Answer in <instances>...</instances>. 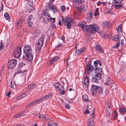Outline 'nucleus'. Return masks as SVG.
Wrapping results in <instances>:
<instances>
[{
	"instance_id": "f257e3e1",
	"label": "nucleus",
	"mask_w": 126,
	"mask_h": 126,
	"mask_svg": "<svg viewBox=\"0 0 126 126\" xmlns=\"http://www.w3.org/2000/svg\"><path fill=\"white\" fill-rule=\"evenodd\" d=\"M79 25L82 28V30L83 31H85L92 32L93 31L96 32L98 30V26L95 24L87 25L83 24H80Z\"/></svg>"
},
{
	"instance_id": "f03ea898",
	"label": "nucleus",
	"mask_w": 126,
	"mask_h": 126,
	"mask_svg": "<svg viewBox=\"0 0 126 126\" xmlns=\"http://www.w3.org/2000/svg\"><path fill=\"white\" fill-rule=\"evenodd\" d=\"M91 93L93 95H94L95 93L101 95L103 94L102 88L100 87L94 85H92L91 90Z\"/></svg>"
},
{
	"instance_id": "7ed1b4c3",
	"label": "nucleus",
	"mask_w": 126,
	"mask_h": 126,
	"mask_svg": "<svg viewBox=\"0 0 126 126\" xmlns=\"http://www.w3.org/2000/svg\"><path fill=\"white\" fill-rule=\"evenodd\" d=\"M63 20L64 23L65 25H66L67 28L68 29H70L72 26V21L70 18L67 17L65 19H63Z\"/></svg>"
},
{
	"instance_id": "20e7f679",
	"label": "nucleus",
	"mask_w": 126,
	"mask_h": 126,
	"mask_svg": "<svg viewBox=\"0 0 126 126\" xmlns=\"http://www.w3.org/2000/svg\"><path fill=\"white\" fill-rule=\"evenodd\" d=\"M44 38V37L42 36L38 39L36 43L37 47V49L39 51L41 50V47L43 45Z\"/></svg>"
},
{
	"instance_id": "39448f33",
	"label": "nucleus",
	"mask_w": 126,
	"mask_h": 126,
	"mask_svg": "<svg viewBox=\"0 0 126 126\" xmlns=\"http://www.w3.org/2000/svg\"><path fill=\"white\" fill-rule=\"evenodd\" d=\"M17 64V60L16 59H12L9 61L8 64L9 65V68L12 69L14 68Z\"/></svg>"
},
{
	"instance_id": "423d86ee",
	"label": "nucleus",
	"mask_w": 126,
	"mask_h": 126,
	"mask_svg": "<svg viewBox=\"0 0 126 126\" xmlns=\"http://www.w3.org/2000/svg\"><path fill=\"white\" fill-rule=\"evenodd\" d=\"M23 50L25 55L32 53V47L29 45L25 46L24 47Z\"/></svg>"
},
{
	"instance_id": "0eeeda50",
	"label": "nucleus",
	"mask_w": 126,
	"mask_h": 126,
	"mask_svg": "<svg viewBox=\"0 0 126 126\" xmlns=\"http://www.w3.org/2000/svg\"><path fill=\"white\" fill-rule=\"evenodd\" d=\"M21 47H19L16 49L14 51V56L17 58H18L20 56L21 54Z\"/></svg>"
},
{
	"instance_id": "6e6552de",
	"label": "nucleus",
	"mask_w": 126,
	"mask_h": 126,
	"mask_svg": "<svg viewBox=\"0 0 126 126\" xmlns=\"http://www.w3.org/2000/svg\"><path fill=\"white\" fill-rule=\"evenodd\" d=\"M24 20L22 18L17 20L16 22V26L18 29H19L22 25Z\"/></svg>"
},
{
	"instance_id": "1a4fd4ad",
	"label": "nucleus",
	"mask_w": 126,
	"mask_h": 126,
	"mask_svg": "<svg viewBox=\"0 0 126 126\" xmlns=\"http://www.w3.org/2000/svg\"><path fill=\"white\" fill-rule=\"evenodd\" d=\"M114 110L111 108L110 106H109L106 109V115L110 118H111L112 117V111Z\"/></svg>"
},
{
	"instance_id": "9d476101",
	"label": "nucleus",
	"mask_w": 126,
	"mask_h": 126,
	"mask_svg": "<svg viewBox=\"0 0 126 126\" xmlns=\"http://www.w3.org/2000/svg\"><path fill=\"white\" fill-rule=\"evenodd\" d=\"M101 76L99 74H95V75L93 77L92 81L94 82H97L101 78Z\"/></svg>"
},
{
	"instance_id": "9b49d317",
	"label": "nucleus",
	"mask_w": 126,
	"mask_h": 126,
	"mask_svg": "<svg viewBox=\"0 0 126 126\" xmlns=\"http://www.w3.org/2000/svg\"><path fill=\"white\" fill-rule=\"evenodd\" d=\"M44 14L46 16H48V20L50 22H54L55 20V18H52L50 17V15L49 14H48L47 13V12L46 11H45L43 12Z\"/></svg>"
},
{
	"instance_id": "f8f14e48",
	"label": "nucleus",
	"mask_w": 126,
	"mask_h": 126,
	"mask_svg": "<svg viewBox=\"0 0 126 126\" xmlns=\"http://www.w3.org/2000/svg\"><path fill=\"white\" fill-rule=\"evenodd\" d=\"M85 51V48L84 47H82L77 50L75 51V53L77 54L80 55L84 53Z\"/></svg>"
},
{
	"instance_id": "ddd939ff",
	"label": "nucleus",
	"mask_w": 126,
	"mask_h": 126,
	"mask_svg": "<svg viewBox=\"0 0 126 126\" xmlns=\"http://www.w3.org/2000/svg\"><path fill=\"white\" fill-rule=\"evenodd\" d=\"M89 77L87 76H86L84 78L83 83L84 85L86 87H88L89 83Z\"/></svg>"
},
{
	"instance_id": "4468645a",
	"label": "nucleus",
	"mask_w": 126,
	"mask_h": 126,
	"mask_svg": "<svg viewBox=\"0 0 126 126\" xmlns=\"http://www.w3.org/2000/svg\"><path fill=\"white\" fill-rule=\"evenodd\" d=\"M25 58L27 61H31L32 60L33 56L32 54V53L25 54Z\"/></svg>"
},
{
	"instance_id": "2eb2a0df",
	"label": "nucleus",
	"mask_w": 126,
	"mask_h": 126,
	"mask_svg": "<svg viewBox=\"0 0 126 126\" xmlns=\"http://www.w3.org/2000/svg\"><path fill=\"white\" fill-rule=\"evenodd\" d=\"M37 116L39 118L43 120H47V119H49V118L46 115L40 114L37 115Z\"/></svg>"
},
{
	"instance_id": "dca6fc26",
	"label": "nucleus",
	"mask_w": 126,
	"mask_h": 126,
	"mask_svg": "<svg viewBox=\"0 0 126 126\" xmlns=\"http://www.w3.org/2000/svg\"><path fill=\"white\" fill-rule=\"evenodd\" d=\"M95 48L97 50L98 52L103 53V51L101 48L99 44H98L95 46Z\"/></svg>"
},
{
	"instance_id": "f3484780",
	"label": "nucleus",
	"mask_w": 126,
	"mask_h": 126,
	"mask_svg": "<svg viewBox=\"0 0 126 126\" xmlns=\"http://www.w3.org/2000/svg\"><path fill=\"white\" fill-rule=\"evenodd\" d=\"M40 33V30L39 29H36L34 32L33 34V37L35 38L37 37L39 35Z\"/></svg>"
},
{
	"instance_id": "a211bd4d",
	"label": "nucleus",
	"mask_w": 126,
	"mask_h": 126,
	"mask_svg": "<svg viewBox=\"0 0 126 126\" xmlns=\"http://www.w3.org/2000/svg\"><path fill=\"white\" fill-rule=\"evenodd\" d=\"M50 10H53L54 13H56L57 12V10L56 7L53 5H50L49 7Z\"/></svg>"
},
{
	"instance_id": "6ab92c4d",
	"label": "nucleus",
	"mask_w": 126,
	"mask_h": 126,
	"mask_svg": "<svg viewBox=\"0 0 126 126\" xmlns=\"http://www.w3.org/2000/svg\"><path fill=\"white\" fill-rule=\"evenodd\" d=\"M59 59V57L58 56H56L54 57L51 58L50 60V64H52L54 62L58 60Z\"/></svg>"
},
{
	"instance_id": "aec40b11",
	"label": "nucleus",
	"mask_w": 126,
	"mask_h": 126,
	"mask_svg": "<svg viewBox=\"0 0 126 126\" xmlns=\"http://www.w3.org/2000/svg\"><path fill=\"white\" fill-rule=\"evenodd\" d=\"M88 126H95L93 122L92 117H90L88 120Z\"/></svg>"
},
{
	"instance_id": "412c9836",
	"label": "nucleus",
	"mask_w": 126,
	"mask_h": 126,
	"mask_svg": "<svg viewBox=\"0 0 126 126\" xmlns=\"http://www.w3.org/2000/svg\"><path fill=\"white\" fill-rule=\"evenodd\" d=\"M52 95V94H51L50 93L49 94H48L46 95L41 98H42L43 99V101L45 99L47 100L49 98H50Z\"/></svg>"
},
{
	"instance_id": "4be33fe9",
	"label": "nucleus",
	"mask_w": 126,
	"mask_h": 126,
	"mask_svg": "<svg viewBox=\"0 0 126 126\" xmlns=\"http://www.w3.org/2000/svg\"><path fill=\"white\" fill-rule=\"evenodd\" d=\"M123 4L124 3H122V4L114 3V5L115 6V8L118 9L122 7Z\"/></svg>"
},
{
	"instance_id": "5701e85b",
	"label": "nucleus",
	"mask_w": 126,
	"mask_h": 126,
	"mask_svg": "<svg viewBox=\"0 0 126 126\" xmlns=\"http://www.w3.org/2000/svg\"><path fill=\"white\" fill-rule=\"evenodd\" d=\"M107 80V81L105 83L107 85H110L113 83V80L110 78H109Z\"/></svg>"
},
{
	"instance_id": "b1692460",
	"label": "nucleus",
	"mask_w": 126,
	"mask_h": 126,
	"mask_svg": "<svg viewBox=\"0 0 126 126\" xmlns=\"http://www.w3.org/2000/svg\"><path fill=\"white\" fill-rule=\"evenodd\" d=\"M110 23L109 22L105 21L102 23V26L104 28H108L109 26Z\"/></svg>"
},
{
	"instance_id": "393cba45",
	"label": "nucleus",
	"mask_w": 126,
	"mask_h": 126,
	"mask_svg": "<svg viewBox=\"0 0 126 126\" xmlns=\"http://www.w3.org/2000/svg\"><path fill=\"white\" fill-rule=\"evenodd\" d=\"M95 71L96 74H99L101 75V74H102V69L101 68H97L95 69Z\"/></svg>"
},
{
	"instance_id": "a878e982",
	"label": "nucleus",
	"mask_w": 126,
	"mask_h": 126,
	"mask_svg": "<svg viewBox=\"0 0 126 126\" xmlns=\"http://www.w3.org/2000/svg\"><path fill=\"white\" fill-rule=\"evenodd\" d=\"M82 99L85 102H87L89 101V100H88V96L86 94H84L82 96Z\"/></svg>"
},
{
	"instance_id": "bb28decb",
	"label": "nucleus",
	"mask_w": 126,
	"mask_h": 126,
	"mask_svg": "<svg viewBox=\"0 0 126 126\" xmlns=\"http://www.w3.org/2000/svg\"><path fill=\"white\" fill-rule=\"evenodd\" d=\"M43 99L41 98L40 99H37L36 100H35L34 101H33L34 104V105H36V104H38L40 103L41 101H43L42 100Z\"/></svg>"
},
{
	"instance_id": "cd10ccee",
	"label": "nucleus",
	"mask_w": 126,
	"mask_h": 126,
	"mask_svg": "<svg viewBox=\"0 0 126 126\" xmlns=\"http://www.w3.org/2000/svg\"><path fill=\"white\" fill-rule=\"evenodd\" d=\"M94 69L93 66L91 65H89L88 68L85 69V71H87V72H89V71L92 70Z\"/></svg>"
},
{
	"instance_id": "c85d7f7f",
	"label": "nucleus",
	"mask_w": 126,
	"mask_h": 126,
	"mask_svg": "<svg viewBox=\"0 0 126 126\" xmlns=\"http://www.w3.org/2000/svg\"><path fill=\"white\" fill-rule=\"evenodd\" d=\"M94 64L96 67H97L98 66V65H99L100 66H101V64L100 63L98 60H97L94 61Z\"/></svg>"
},
{
	"instance_id": "c756f323",
	"label": "nucleus",
	"mask_w": 126,
	"mask_h": 126,
	"mask_svg": "<svg viewBox=\"0 0 126 126\" xmlns=\"http://www.w3.org/2000/svg\"><path fill=\"white\" fill-rule=\"evenodd\" d=\"M54 86L58 89L57 90L58 91H59L60 90V84L58 82L55 83L54 84Z\"/></svg>"
},
{
	"instance_id": "7c9ffc66",
	"label": "nucleus",
	"mask_w": 126,
	"mask_h": 126,
	"mask_svg": "<svg viewBox=\"0 0 126 126\" xmlns=\"http://www.w3.org/2000/svg\"><path fill=\"white\" fill-rule=\"evenodd\" d=\"M112 116H113V117L114 119H116L118 116V114L116 113V111L115 110H113L112 111Z\"/></svg>"
},
{
	"instance_id": "2f4dec72",
	"label": "nucleus",
	"mask_w": 126,
	"mask_h": 126,
	"mask_svg": "<svg viewBox=\"0 0 126 126\" xmlns=\"http://www.w3.org/2000/svg\"><path fill=\"white\" fill-rule=\"evenodd\" d=\"M26 96L25 93L19 95L17 98H16V99L19 100L21 98L24 97Z\"/></svg>"
},
{
	"instance_id": "473e14b6",
	"label": "nucleus",
	"mask_w": 126,
	"mask_h": 126,
	"mask_svg": "<svg viewBox=\"0 0 126 126\" xmlns=\"http://www.w3.org/2000/svg\"><path fill=\"white\" fill-rule=\"evenodd\" d=\"M4 16L6 20H8L10 18V16L7 12L5 13L4 14Z\"/></svg>"
},
{
	"instance_id": "72a5a7b5",
	"label": "nucleus",
	"mask_w": 126,
	"mask_h": 126,
	"mask_svg": "<svg viewBox=\"0 0 126 126\" xmlns=\"http://www.w3.org/2000/svg\"><path fill=\"white\" fill-rule=\"evenodd\" d=\"M119 39V35H115L112 38V40L115 41H117Z\"/></svg>"
},
{
	"instance_id": "f704fd0d",
	"label": "nucleus",
	"mask_w": 126,
	"mask_h": 126,
	"mask_svg": "<svg viewBox=\"0 0 126 126\" xmlns=\"http://www.w3.org/2000/svg\"><path fill=\"white\" fill-rule=\"evenodd\" d=\"M99 9L98 8H97L95 10L94 15L95 16H97L99 15V13L98 12Z\"/></svg>"
},
{
	"instance_id": "c9c22d12",
	"label": "nucleus",
	"mask_w": 126,
	"mask_h": 126,
	"mask_svg": "<svg viewBox=\"0 0 126 126\" xmlns=\"http://www.w3.org/2000/svg\"><path fill=\"white\" fill-rule=\"evenodd\" d=\"M91 109L90 108L89 109L88 108L86 110H83V113L85 114H89L90 111V110Z\"/></svg>"
},
{
	"instance_id": "e433bc0d",
	"label": "nucleus",
	"mask_w": 126,
	"mask_h": 126,
	"mask_svg": "<svg viewBox=\"0 0 126 126\" xmlns=\"http://www.w3.org/2000/svg\"><path fill=\"white\" fill-rule=\"evenodd\" d=\"M48 17H44L42 21L44 23H46L48 21Z\"/></svg>"
},
{
	"instance_id": "4c0bfd02",
	"label": "nucleus",
	"mask_w": 126,
	"mask_h": 126,
	"mask_svg": "<svg viewBox=\"0 0 126 126\" xmlns=\"http://www.w3.org/2000/svg\"><path fill=\"white\" fill-rule=\"evenodd\" d=\"M23 114V112H21L20 113H19L17 115H15L14 117L16 118H18L19 117H21L22 115Z\"/></svg>"
},
{
	"instance_id": "58836bf2",
	"label": "nucleus",
	"mask_w": 126,
	"mask_h": 126,
	"mask_svg": "<svg viewBox=\"0 0 126 126\" xmlns=\"http://www.w3.org/2000/svg\"><path fill=\"white\" fill-rule=\"evenodd\" d=\"M117 30L118 32L119 33L120 32L122 31L121 26L119 25L117 29Z\"/></svg>"
},
{
	"instance_id": "ea45409f",
	"label": "nucleus",
	"mask_w": 126,
	"mask_h": 126,
	"mask_svg": "<svg viewBox=\"0 0 126 126\" xmlns=\"http://www.w3.org/2000/svg\"><path fill=\"white\" fill-rule=\"evenodd\" d=\"M120 111L121 112L125 113L126 111V110L125 108L122 107L120 109Z\"/></svg>"
},
{
	"instance_id": "a19ab883",
	"label": "nucleus",
	"mask_w": 126,
	"mask_h": 126,
	"mask_svg": "<svg viewBox=\"0 0 126 126\" xmlns=\"http://www.w3.org/2000/svg\"><path fill=\"white\" fill-rule=\"evenodd\" d=\"M34 105V102L33 101L31 102V103H29L28 104L27 106H26V107H31L32 106Z\"/></svg>"
},
{
	"instance_id": "79ce46f5",
	"label": "nucleus",
	"mask_w": 126,
	"mask_h": 126,
	"mask_svg": "<svg viewBox=\"0 0 126 126\" xmlns=\"http://www.w3.org/2000/svg\"><path fill=\"white\" fill-rule=\"evenodd\" d=\"M82 6V9L84 11H86L88 7L87 5H83Z\"/></svg>"
},
{
	"instance_id": "37998d69",
	"label": "nucleus",
	"mask_w": 126,
	"mask_h": 126,
	"mask_svg": "<svg viewBox=\"0 0 126 126\" xmlns=\"http://www.w3.org/2000/svg\"><path fill=\"white\" fill-rule=\"evenodd\" d=\"M64 45L62 43H59L56 46V48H60L61 47H62L63 46H64Z\"/></svg>"
},
{
	"instance_id": "c03bdc74",
	"label": "nucleus",
	"mask_w": 126,
	"mask_h": 126,
	"mask_svg": "<svg viewBox=\"0 0 126 126\" xmlns=\"http://www.w3.org/2000/svg\"><path fill=\"white\" fill-rule=\"evenodd\" d=\"M25 64L23 62H21L19 64V68H21L25 65Z\"/></svg>"
},
{
	"instance_id": "a18cd8bd",
	"label": "nucleus",
	"mask_w": 126,
	"mask_h": 126,
	"mask_svg": "<svg viewBox=\"0 0 126 126\" xmlns=\"http://www.w3.org/2000/svg\"><path fill=\"white\" fill-rule=\"evenodd\" d=\"M36 87V85L35 83H32L30 85V88L32 89Z\"/></svg>"
},
{
	"instance_id": "49530a36",
	"label": "nucleus",
	"mask_w": 126,
	"mask_h": 126,
	"mask_svg": "<svg viewBox=\"0 0 126 126\" xmlns=\"http://www.w3.org/2000/svg\"><path fill=\"white\" fill-rule=\"evenodd\" d=\"M23 73V72L20 70H18L14 74V76H15L17 74H18Z\"/></svg>"
},
{
	"instance_id": "de8ad7c7",
	"label": "nucleus",
	"mask_w": 126,
	"mask_h": 126,
	"mask_svg": "<svg viewBox=\"0 0 126 126\" xmlns=\"http://www.w3.org/2000/svg\"><path fill=\"white\" fill-rule=\"evenodd\" d=\"M123 0H116V1L114 3H121L122 4L123 3L122 2Z\"/></svg>"
},
{
	"instance_id": "09e8293b",
	"label": "nucleus",
	"mask_w": 126,
	"mask_h": 126,
	"mask_svg": "<svg viewBox=\"0 0 126 126\" xmlns=\"http://www.w3.org/2000/svg\"><path fill=\"white\" fill-rule=\"evenodd\" d=\"M120 45V43L118 42L117 44L113 46V47L115 48H117Z\"/></svg>"
},
{
	"instance_id": "8fccbe9b",
	"label": "nucleus",
	"mask_w": 126,
	"mask_h": 126,
	"mask_svg": "<svg viewBox=\"0 0 126 126\" xmlns=\"http://www.w3.org/2000/svg\"><path fill=\"white\" fill-rule=\"evenodd\" d=\"M74 2H76L78 3H81L82 2L81 0H73Z\"/></svg>"
},
{
	"instance_id": "3c124183",
	"label": "nucleus",
	"mask_w": 126,
	"mask_h": 126,
	"mask_svg": "<svg viewBox=\"0 0 126 126\" xmlns=\"http://www.w3.org/2000/svg\"><path fill=\"white\" fill-rule=\"evenodd\" d=\"M65 7L64 5L62 6L61 7V10L63 12L65 11Z\"/></svg>"
},
{
	"instance_id": "603ef678",
	"label": "nucleus",
	"mask_w": 126,
	"mask_h": 126,
	"mask_svg": "<svg viewBox=\"0 0 126 126\" xmlns=\"http://www.w3.org/2000/svg\"><path fill=\"white\" fill-rule=\"evenodd\" d=\"M88 17L87 18H88V19H89L90 20H91L92 18V14L91 13H90V14H88Z\"/></svg>"
},
{
	"instance_id": "864d4df0",
	"label": "nucleus",
	"mask_w": 126,
	"mask_h": 126,
	"mask_svg": "<svg viewBox=\"0 0 126 126\" xmlns=\"http://www.w3.org/2000/svg\"><path fill=\"white\" fill-rule=\"evenodd\" d=\"M76 10L79 12H80L82 10V8L79 7H76Z\"/></svg>"
},
{
	"instance_id": "5fc2aeb1",
	"label": "nucleus",
	"mask_w": 126,
	"mask_h": 126,
	"mask_svg": "<svg viewBox=\"0 0 126 126\" xmlns=\"http://www.w3.org/2000/svg\"><path fill=\"white\" fill-rule=\"evenodd\" d=\"M29 26H31L32 25V23L31 22V20H28L27 21Z\"/></svg>"
},
{
	"instance_id": "6e6d98bb",
	"label": "nucleus",
	"mask_w": 126,
	"mask_h": 126,
	"mask_svg": "<svg viewBox=\"0 0 126 126\" xmlns=\"http://www.w3.org/2000/svg\"><path fill=\"white\" fill-rule=\"evenodd\" d=\"M4 47V46L2 44H1L0 45V51L3 49Z\"/></svg>"
},
{
	"instance_id": "4d7b16f0",
	"label": "nucleus",
	"mask_w": 126,
	"mask_h": 126,
	"mask_svg": "<svg viewBox=\"0 0 126 126\" xmlns=\"http://www.w3.org/2000/svg\"><path fill=\"white\" fill-rule=\"evenodd\" d=\"M69 58H68L66 60V66L67 67L68 66V65L69 64V63L70 62H69Z\"/></svg>"
},
{
	"instance_id": "13d9d810",
	"label": "nucleus",
	"mask_w": 126,
	"mask_h": 126,
	"mask_svg": "<svg viewBox=\"0 0 126 126\" xmlns=\"http://www.w3.org/2000/svg\"><path fill=\"white\" fill-rule=\"evenodd\" d=\"M59 91L60 93L61 94H64L65 91L64 90L62 91V90H60Z\"/></svg>"
},
{
	"instance_id": "bf43d9fd",
	"label": "nucleus",
	"mask_w": 126,
	"mask_h": 126,
	"mask_svg": "<svg viewBox=\"0 0 126 126\" xmlns=\"http://www.w3.org/2000/svg\"><path fill=\"white\" fill-rule=\"evenodd\" d=\"M30 1L31 2L30 4H29L30 6H32L34 4V1H33L32 0H30Z\"/></svg>"
},
{
	"instance_id": "052dcab7",
	"label": "nucleus",
	"mask_w": 126,
	"mask_h": 126,
	"mask_svg": "<svg viewBox=\"0 0 126 126\" xmlns=\"http://www.w3.org/2000/svg\"><path fill=\"white\" fill-rule=\"evenodd\" d=\"M65 108L66 109H69L70 108V106H69V105H68V104H66V105H65Z\"/></svg>"
},
{
	"instance_id": "680f3d73",
	"label": "nucleus",
	"mask_w": 126,
	"mask_h": 126,
	"mask_svg": "<svg viewBox=\"0 0 126 126\" xmlns=\"http://www.w3.org/2000/svg\"><path fill=\"white\" fill-rule=\"evenodd\" d=\"M50 124V123H49V124H48V126H56V124H55L54 123L53 124H52L51 125Z\"/></svg>"
},
{
	"instance_id": "e2e57ef3",
	"label": "nucleus",
	"mask_w": 126,
	"mask_h": 126,
	"mask_svg": "<svg viewBox=\"0 0 126 126\" xmlns=\"http://www.w3.org/2000/svg\"><path fill=\"white\" fill-rule=\"evenodd\" d=\"M124 40L123 39H122L121 40V44L122 46L124 45Z\"/></svg>"
},
{
	"instance_id": "0e129e2a",
	"label": "nucleus",
	"mask_w": 126,
	"mask_h": 126,
	"mask_svg": "<svg viewBox=\"0 0 126 126\" xmlns=\"http://www.w3.org/2000/svg\"><path fill=\"white\" fill-rule=\"evenodd\" d=\"M60 90H63L64 89V87L63 86H62V85H60Z\"/></svg>"
},
{
	"instance_id": "69168bd1",
	"label": "nucleus",
	"mask_w": 126,
	"mask_h": 126,
	"mask_svg": "<svg viewBox=\"0 0 126 126\" xmlns=\"http://www.w3.org/2000/svg\"><path fill=\"white\" fill-rule=\"evenodd\" d=\"M32 15H31L29 17V19L28 20H31V19H32Z\"/></svg>"
},
{
	"instance_id": "338daca9",
	"label": "nucleus",
	"mask_w": 126,
	"mask_h": 126,
	"mask_svg": "<svg viewBox=\"0 0 126 126\" xmlns=\"http://www.w3.org/2000/svg\"><path fill=\"white\" fill-rule=\"evenodd\" d=\"M63 41V42H64L65 41V37L64 36H62L61 37Z\"/></svg>"
},
{
	"instance_id": "774afa93",
	"label": "nucleus",
	"mask_w": 126,
	"mask_h": 126,
	"mask_svg": "<svg viewBox=\"0 0 126 126\" xmlns=\"http://www.w3.org/2000/svg\"><path fill=\"white\" fill-rule=\"evenodd\" d=\"M4 7V5L3 4H2L1 5V11H2L3 10V8Z\"/></svg>"
}]
</instances>
